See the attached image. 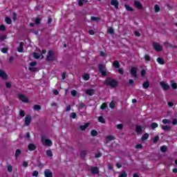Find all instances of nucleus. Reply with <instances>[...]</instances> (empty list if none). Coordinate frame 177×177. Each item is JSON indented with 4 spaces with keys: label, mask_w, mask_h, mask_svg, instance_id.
Returning <instances> with one entry per match:
<instances>
[{
    "label": "nucleus",
    "mask_w": 177,
    "mask_h": 177,
    "mask_svg": "<svg viewBox=\"0 0 177 177\" xmlns=\"http://www.w3.org/2000/svg\"><path fill=\"white\" fill-rule=\"evenodd\" d=\"M23 45H24L23 42L19 44V46L17 48L18 52H23Z\"/></svg>",
    "instance_id": "nucleus-20"
},
{
    "label": "nucleus",
    "mask_w": 177,
    "mask_h": 177,
    "mask_svg": "<svg viewBox=\"0 0 177 177\" xmlns=\"http://www.w3.org/2000/svg\"><path fill=\"white\" fill-rule=\"evenodd\" d=\"M77 117V113H72L71 115V118H76Z\"/></svg>",
    "instance_id": "nucleus-49"
},
{
    "label": "nucleus",
    "mask_w": 177,
    "mask_h": 177,
    "mask_svg": "<svg viewBox=\"0 0 177 177\" xmlns=\"http://www.w3.org/2000/svg\"><path fill=\"white\" fill-rule=\"evenodd\" d=\"M91 173L94 174H99V169L97 167H92Z\"/></svg>",
    "instance_id": "nucleus-17"
},
{
    "label": "nucleus",
    "mask_w": 177,
    "mask_h": 177,
    "mask_svg": "<svg viewBox=\"0 0 177 177\" xmlns=\"http://www.w3.org/2000/svg\"><path fill=\"white\" fill-rule=\"evenodd\" d=\"M99 70L102 75H106V68H104V65H100Z\"/></svg>",
    "instance_id": "nucleus-5"
},
{
    "label": "nucleus",
    "mask_w": 177,
    "mask_h": 177,
    "mask_svg": "<svg viewBox=\"0 0 177 177\" xmlns=\"http://www.w3.org/2000/svg\"><path fill=\"white\" fill-rule=\"evenodd\" d=\"M88 127H89V123H86L84 125L80 126V129L82 131H85Z\"/></svg>",
    "instance_id": "nucleus-18"
},
{
    "label": "nucleus",
    "mask_w": 177,
    "mask_h": 177,
    "mask_svg": "<svg viewBox=\"0 0 177 177\" xmlns=\"http://www.w3.org/2000/svg\"><path fill=\"white\" fill-rule=\"evenodd\" d=\"M13 168L12 167V165H8V172H12Z\"/></svg>",
    "instance_id": "nucleus-51"
},
{
    "label": "nucleus",
    "mask_w": 177,
    "mask_h": 177,
    "mask_svg": "<svg viewBox=\"0 0 177 177\" xmlns=\"http://www.w3.org/2000/svg\"><path fill=\"white\" fill-rule=\"evenodd\" d=\"M136 71H138V68L135 67H132L130 71L131 75H132V77H135V78L138 77V75L136 74Z\"/></svg>",
    "instance_id": "nucleus-4"
},
{
    "label": "nucleus",
    "mask_w": 177,
    "mask_h": 177,
    "mask_svg": "<svg viewBox=\"0 0 177 177\" xmlns=\"http://www.w3.org/2000/svg\"><path fill=\"white\" fill-rule=\"evenodd\" d=\"M25 124L26 125H30V124H31V116H26L25 118Z\"/></svg>",
    "instance_id": "nucleus-9"
},
{
    "label": "nucleus",
    "mask_w": 177,
    "mask_h": 177,
    "mask_svg": "<svg viewBox=\"0 0 177 177\" xmlns=\"http://www.w3.org/2000/svg\"><path fill=\"white\" fill-rule=\"evenodd\" d=\"M12 20L15 21L17 19V15L14 12L12 13Z\"/></svg>",
    "instance_id": "nucleus-52"
},
{
    "label": "nucleus",
    "mask_w": 177,
    "mask_h": 177,
    "mask_svg": "<svg viewBox=\"0 0 177 177\" xmlns=\"http://www.w3.org/2000/svg\"><path fill=\"white\" fill-rule=\"evenodd\" d=\"M172 124H173V125H176V124H177V119H174V120L172 121Z\"/></svg>",
    "instance_id": "nucleus-63"
},
{
    "label": "nucleus",
    "mask_w": 177,
    "mask_h": 177,
    "mask_svg": "<svg viewBox=\"0 0 177 177\" xmlns=\"http://www.w3.org/2000/svg\"><path fill=\"white\" fill-rule=\"evenodd\" d=\"M113 66L115 68H120V62H118V61H115L113 62Z\"/></svg>",
    "instance_id": "nucleus-26"
},
{
    "label": "nucleus",
    "mask_w": 177,
    "mask_h": 177,
    "mask_svg": "<svg viewBox=\"0 0 177 177\" xmlns=\"http://www.w3.org/2000/svg\"><path fill=\"white\" fill-rule=\"evenodd\" d=\"M154 10H155V12H158L160 10V6L156 4V5L154 6Z\"/></svg>",
    "instance_id": "nucleus-42"
},
{
    "label": "nucleus",
    "mask_w": 177,
    "mask_h": 177,
    "mask_svg": "<svg viewBox=\"0 0 177 177\" xmlns=\"http://www.w3.org/2000/svg\"><path fill=\"white\" fill-rule=\"evenodd\" d=\"M28 150H30V151H32L37 149V147H35V145L34 144H29L28 146Z\"/></svg>",
    "instance_id": "nucleus-14"
},
{
    "label": "nucleus",
    "mask_w": 177,
    "mask_h": 177,
    "mask_svg": "<svg viewBox=\"0 0 177 177\" xmlns=\"http://www.w3.org/2000/svg\"><path fill=\"white\" fill-rule=\"evenodd\" d=\"M107 32H109V34H114V29H113L111 27H109L107 29Z\"/></svg>",
    "instance_id": "nucleus-28"
},
{
    "label": "nucleus",
    "mask_w": 177,
    "mask_h": 177,
    "mask_svg": "<svg viewBox=\"0 0 177 177\" xmlns=\"http://www.w3.org/2000/svg\"><path fill=\"white\" fill-rule=\"evenodd\" d=\"M53 92L54 95H59V91L57 90H53Z\"/></svg>",
    "instance_id": "nucleus-61"
},
{
    "label": "nucleus",
    "mask_w": 177,
    "mask_h": 177,
    "mask_svg": "<svg viewBox=\"0 0 177 177\" xmlns=\"http://www.w3.org/2000/svg\"><path fill=\"white\" fill-rule=\"evenodd\" d=\"M21 153V152L19 151V149H17L16 150V152H15V157H16V158H17V157H19V156H20Z\"/></svg>",
    "instance_id": "nucleus-39"
},
{
    "label": "nucleus",
    "mask_w": 177,
    "mask_h": 177,
    "mask_svg": "<svg viewBox=\"0 0 177 177\" xmlns=\"http://www.w3.org/2000/svg\"><path fill=\"white\" fill-rule=\"evenodd\" d=\"M158 127V124L153 122L151 124V128L152 129H156V128H157Z\"/></svg>",
    "instance_id": "nucleus-29"
},
{
    "label": "nucleus",
    "mask_w": 177,
    "mask_h": 177,
    "mask_svg": "<svg viewBox=\"0 0 177 177\" xmlns=\"http://www.w3.org/2000/svg\"><path fill=\"white\" fill-rule=\"evenodd\" d=\"M98 121L99 122H102V124H104V118H103V117H99L98 118Z\"/></svg>",
    "instance_id": "nucleus-41"
},
{
    "label": "nucleus",
    "mask_w": 177,
    "mask_h": 177,
    "mask_svg": "<svg viewBox=\"0 0 177 177\" xmlns=\"http://www.w3.org/2000/svg\"><path fill=\"white\" fill-rule=\"evenodd\" d=\"M162 129H163V131H169L171 127L169 126H162Z\"/></svg>",
    "instance_id": "nucleus-33"
},
{
    "label": "nucleus",
    "mask_w": 177,
    "mask_h": 177,
    "mask_svg": "<svg viewBox=\"0 0 177 177\" xmlns=\"http://www.w3.org/2000/svg\"><path fill=\"white\" fill-rule=\"evenodd\" d=\"M145 60H147V62H149V60H150V57L148 55H146L145 56Z\"/></svg>",
    "instance_id": "nucleus-60"
},
{
    "label": "nucleus",
    "mask_w": 177,
    "mask_h": 177,
    "mask_svg": "<svg viewBox=\"0 0 177 177\" xmlns=\"http://www.w3.org/2000/svg\"><path fill=\"white\" fill-rule=\"evenodd\" d=\"M124 7L127 9V10H128L129 12H132V10H133V9H132V7L128 5H124Z\"/></svg>",
    "instance_id": "nucleus-32"
},
{
    "label": "nucleus",
    "mask_w": 177,
    "mask_h": 177,
    "mask_svg": "<svg viewBox=\"0 0 177 177\" xmlns=\"http://www.w3.org/2000/svg\"><path fill=\"white\" fill-rule=\"evenodd\" d=\"M91 133L92 136H96V135H97V131H96V130H92Z\"/></svg>",
    "instance_id": "nucleus-43"
},
{
    "label": "nucleus",
    "mask_w": 177,
    "mask_h": 177,
    "mask_svg": "<svg viewBox=\"0 0 177 177\" xmlns=\"http://www.w3.org/2000/svg\"><path fill=\"white\" fill-rule=\"evenodd\" d=\"M110 140H114V136H108L106 137V141L110 142Z\"/></svg>",
    "instance_id": "nucleus-31"
},
{
    "label": "nucleus",
    "mask_w": 177,
    "mask_h": 177,
    "mask_svg": "<svg viewBox=\"0 0 177 177\" xmlns=\"http://www.w3.org/2000/svg\"><path fill=\"white\" fill-rule=\"evenodd\" d=\"M157 62L158 63H159V64H165V62H164V59L162 58H158L157 59Z\"/></svg>",
    "instance_id": "nucleus-24"
},
{
    "label": "nucleus",
    "mask_w": 177,
    "mask_h": 177,
    "mask_svg": "<svg viewBox=\"0 0 177 177\" xmlns=\"http://www.w3.org/2000/svg\"><path fill=\"white\" fill-rule=\"evenodd\" d=\"M19 115H20L21 117H24V115H25L24 111L20 110V111H19Z\"/></svg>",
    "instance_id": "nucleus-47"
},
{
    "label": "nucleus",
    "mask_w": 177,
    "mask_h": 177,
    "mask_svg": "<svg viewBox=\"0 0 177 177\" xmlns=\"http://www.w3.org/2000/svg\"><path fill=\"white\" fill-rule=\"evenodd\" d=\"M2 53H8V48H3L1 49Z\"/></svg>",
    "instance_id": "nucleus-58"
},
{
    "label": "nucleus",
    "mask_w": 177,
    "mask_h": 177,
    "mask_svg": "<svg viewBox=\"0 0 177 177\" xmlns=\"http://www.w3.org/2000/svg\"><path fill=\"white\" fill-rule=\"evenodd\" d=\"M105 84L106 85H109V86H111V88H115V86H117V85H118V82H117V81L108 77L106 80H105Z\"/></svg>",
    "instance_id": "nucleus-1"
},
{
    "label": "nucleus",
    "mask_w": 177,
    "mask_h": 177,
    "mask_svg": "<svg viewBox=\"0 0 177 177\" xmlns=\"http://www.w3.org/2000/svg\"><path fill=\"white\" fill-rule=\"evenodd\" d=\"M119 177H128V174L125 171H122Z\"/></svg>",
    "instance_id": "nucleus-36"
},
{
    "label": "nucleus",
    "mask_w": 177,
    "mask_h": 177,
    "mask_svg": "<svg viewBox=\"0 0 177 177\" xmlns=\"http://www.w3.org/2000/svg\"><path fill=\"white\" fill-rule=\"evenodd\" d=\"M33 57H35V59H44V56L41 55L39 53H35L33 54Z\"/></svg>",
    "instance_id": "nucleus-16"
},
{
    "label": "nucleus",
    "mask_w": 177,
    "mask_h": 177,
    "mask_svg": "<svg viewBox=\"0 0 177 177\" xmlns=\"http://www.w3.org/2000/svg\"><path fill=\"white\" fill-rule=\"evenodd\" d=\"M106 107H107V104L103 103L101 106V110H104V109H106Z\"/></svg>",
    "instance_id": "nucleus-44"
},
{
    "label": "nucleus",
    "mask_w": 177,
    "mask_h": 177,
    "mask_svg": "<svg viewBox=\"0 0 177 177\" xmlns=\"http://www.w3.org/2000/svg\"><path fill=\"white\" fill-rule=\"evenodd\" d=\"M149 139V133H145L142 137V140H147Z\"/></svg>",
    "instance_id": "nucleus-27"
},
{
    "label": "nucleus",
    "mask_w": 177,
    "mask_h": 177,
    "mask_svg": "<svg viewBox=\"0 0 177 177\" xmlns=\"http://www.w3.org/2000/svg\"><path fill=\"white\" fill-rule=\"evenodd\" d=\"M146 75V71L145 69H142L141 71V77H145Z\"/></svg>",
    "instance_id": "nucleus-48"
},
{
    "label": "nucleus",
    "mask_w": 177,
    "mask_h": 177,
    "mask_svg": "<svg viewBox=\"0 0 177 177\" xmlns=\"http://www.w3.org/2000/svg\"><path fill=\"white\" fill-rule=\"evenodd\" d=\"M44 176L45 177H53V174H52V171L49 169H46L44 171Z\"/></svg>",
    "instance_id": "nucleus-7"
},
{
    "label": "nucleus",
    "mask_w": 177,
    "mask_h": 177,
    "mask_svg": "<svg viewBox=\"0 0 177 177\" xmlns=\"http://www.w3.org/2000/svg\"><path fill=\"white\" fill-rule=\"evenodd\" d=\"M30 71H37V68L29 67Z\"/></svg>",
    "instance_id": "nucleus-54"
},
{
    "label": "nucleus",
    "mask_w": 177,
    "mask_h": 177,
    "mask_svg": "<svg viewBox=\"0 0 177 177\" xmlns=\"http://www.w3.org/2000/svg\"><path fill=\"white\" fill-rule=\"evenodd\" d=\"M91 20L93 21H97V20H99V18H97L96 17H91Z\"/></svg>",
    "instance_id": "nucleus-53"
},
{
    "label": "nucleus",
    "mask_w": 177,
    "mask_h": 177,
    "mask_svg": "<svg viewBox=\"0 0 177 177\" xmlns=\"http://www.w3.org/2000/svg\"><path fill=\"white\" fill-rule=\"evenodd\" d=\"M35 23L36 24H39V23H41V19L39 18H37L35 20Z\"/></svg>",
    "instance_id": "nucleus-50"
},
{
    "label": "nucleus",
    "mask_w": 177,
    "mask_h": 177,
    "mask_svg": "<svg viewBox=\"0 0 177 177\" xmlns=\"http://www.w3.org/2000/svg\"><path fill=\"white\" fill-rule=\"evenodd\" d=\"M159 139L160 137H158V136H155V138L153 139V142L156 143V142H158Z\"/></svg>",
    "instance_id": "nucleus-40"
},
{
    "label": "nucleus",
    "mask_w": 177,
    "mask_h": 177,
    "mask_svg": "<svg viewBox=\"0 0 177 177\" xmlns=\"http://www.w3.org/2000/svg\"><path fill=\"white\" fill-rule=\"evenodd\" d=\"M134 5L136 8H138V9H142L143 8V6H142V3H140V2L138 1H134Z\"/></svg>",
    "instance_id": "nucleus-10"
},
{
    "label": "nucleus",
    "mask_w": 177,
    "mask_h": 177,
    "mask_svg": "<svg viewBox=\"0 0 177 177\" xmlns=\"http://www.w3.org/2000/svg\"><path fill=\"white\" fill-rule=\"evenodd\" d=\"M142 86L145 89H147L150 86V84H149V82H145L142 84Z\"/></svg>",
    "instance_id": "nucleus-22"
},
{
    "label": "nucleus",
    "mask_w": 177,
    "mask_h": 177,
    "mask_svg": "<svg viewBox=\"0 0 177 177\" xmlns=\"http://www.w3.org/2000/svg\"><path fill=\"white\" fill-rule=\"evenodd\" d=\"M115 106V102L114 101H111V103L109 104V107L111 109H113Z\"/></svg>",
    "instance_id": "nucleus-35"
},
{
    "label": "nucleus",
    "mask_w": 177,
    "mask_h": 177,
    "mask_svg": "<svg viewBox=\"0 0 177 177\" xmlns=\"http://www.w3.org/2000/svg\"><path fill=\"white\" fill-rule=\"evenodd\" d=\"M160 151H162L163 153H165V151H167V146H162L160 147Z\"/></svg>",
    "instance_id": "nucleus-38"
},
{
    "label": "nucleus",
    "mask_w": 177,
    "mask_h": 177,
    "mask_svg": "<svg viewBox=\"0 0 177 177\" xmlns=\"http://www.w3.org/2000/svg\"><path fill=\"white\" fill-rule=\"evenodd\" d=\"M0 77L3 78V80H6V78H8V75H6L5 71L0 70Z\"/></svg>",
    "instance_id": "nucleus-11"
},
{
    "label": "nucleus",
    "mask_w": 177,
    "mask_h": 177,
    "mask_svg": "<svg viewBox=\"0 0 177 177\" xmlns=\"http://www.w3.org/2000/svg\"><path fill=\"white\" fill-rule=\"evenodd\" d=\"M171 86L173 88V89H177V84L174 81H171Z\"/></svg>",
    "instance_id": "nucleus-23"
},
{
    "label": "nucleus",
    "mask_w": 177,
    "mask_h": 177,
    "mask_svg": "<svg viewBox=\"0 0 177 177\" xmlns=\"http://www.w3.org/2000/svg\"><path fill=\"white\" fill-rule=\"evenodd\" d=\"M116 128H118V129H122V128H124V125L122 124H118Z\"/></svg>",
    "instance_id": "nucleus-45"
},
{
    "label": "nucleus",
    "mask_w": 177,
    "mask_h": 177,
    "mask_svg": "<svg viewBox=\"0 0 177 177\" xmlns=\"http://www.w3.org/2000/svg\"><path fill=\"white\" fill-rule=\"evenodd\" d=\"M47 60H53V52L48 51V55H47Z\"/></svg>",
    "instance_id": "nucleus-12"
},
{
    "label": "nucleus",
    "mask_w": 177,
    "mask_h": 177,
    "mask_svg": "<svg viewBox=\"0 0 177 177\" xmlns=\"http://www.w3.org/2000/svg\"><path fill=\"white\" fill-rule=\"evenodd\" d=\"M10 86H11L10 83H9V82L6 83V88H10Z\"/></svg>",
    "instance_id": "nucleus-64"
},
{
    "label": "nucleus",
    "mask_w": 177,
    "mask_h": 177,
    "mask_svg": "<svg viewBox=\"0 0 177 177\" xmlns=\"http://www.w3.org/2000/svg\"><path fill=\"white\" fill-rule=\"evenodd\" d=\"M153 48L157 52H160V50H162V46L160 45V44H158V43H154L153 44Z\"/></svg>",
    "instance_id": "nucleus-3"
},
{
    "label": "nucleus",
    "mask_w": 177,
    "mask_h": 177,
    "mask_svg": "<svg viewBox=\"0 0 177 177\" xmlns=\"http://www.w3.org/2000/svg\"><path fill=\"white\" fill-rule=\"evenodd\" d=\"M88 2V0H78V5L79 6H82L84 3H86Z\"/></svg>",
    "instance_id": "nucleus-19"
},
{
    "label": "nucleus",
    "mask_w": 177,
    "mask_h": 177,
    "mask_svg": "<svg viewBox=\"0 0 177 177\" xmlns=\"http://www.w3.org/2000/svg\"><path fill=\"white\" fill-rule=\"evenodd\" d=\"M5 26L3 25L0 26V31H5Z\"/></svg>",
    "instance_id": "nucleus-56"
},
{
    "label": "nucleus",
    "mask_w": 177,
    "mask_h": 177,
    "mask_svg": "<svg viewBox=\"0 0 177 177\" xmlns=\"http://www.w3.org/2000/svg\"><path fill=\"white\" fill-rule=\"evenodd\" d=\"M136 131L137 132V133L139 135L142 133V127L140 126H137L136 127Z\"/></svg>",
    "instance_id": "nucleus-21"
},
{
    "label": "nucleus",
    "mask_w": 177,
    "mask_h": 177,
    "mask_svg": "<svg viewBox=\"0 0 177 177\" xmlns=\"http://www.w3.org/2000/svg\"><path fill=\"white\" fill-rule=\"evenodd\" d=\"M34 110H41V106L39 105H35Z\"/></svg>",
    "instance_id": "nucleus-46"
},
{
    "label": "nucleus",
    "mask_w": 177,
    "mask_h": 177,
    "mask_svg": "<svg viewBox=\"0 0 177 177\" xmlns=\"http://www.w3.org/2000/svg\"><path fill=\"white\" fill-rule=\"evenodd\" d=\"M71 95L72 96H75V95H77V91L75 90H73L71 91Z\"/></svg>",
    "instance_id": "nucleus-55"
},
{
    "label": "nucleus",
    "mask_w": 177,
    "mask_h": 177,
    "mask_svg": "<svg viewBox=\"0 0 177 177\" xmlns=\"http://www.w3.org/2000/svg\"><path fill=\"white\" fill-rule=\"evenodd\" d=\"M32 176L37 177L38 176V171H33Z\"/></svg>",
    "instance_id": "nucleus-57"
},
{
    "label": "nucleus",
    "mask_w": 177,
    "mask_h": 177,
    "mask_svg": "<svg viewBox=\"0 0 177 177\" xmlns=\"http://www.w3.org/2000/svg\"><path fill=\"white\" fill-rule=\"evenodd\" d=\"M160 84L165 91L169 89V85L167 84L165 82H160Z\"/></svg>",
    "instance_id": "nucleus-8"
},
{
    "label": "nucleus",
    "mask_w": 177,
    "mask_h": 177,
    "mask_svg": "<svg viewBox=\"0 0 177 177\" xmlns=\"http://www.w3.org/2000/svg\"><path fill=\"white\" fill-rule=\"evenodd\" d=\"M171 120H168V119H164L163 120H162V123L163 124H171Z\"/></svg>",
    "instance_id": "nucleus-37"
},
{
    "label": "nucleus",
    "mask_w": 177,
    "mask_h": 177,
    "mask_svg": "<svg viewBox=\"0 0 177 177\" xmlns=\"http://www.w3.org/2000/svg\"><path fill=\"white\" fill-rule=\"evenodd\" d=\"M83 80H84L85 81H88V80H89L90 77H89V74L86 73L83 75L82 77Z\"/></svg>",
    "instance_id": "nucleus-25"
},
{
    "label": "nucleus",
    "mask_w": 177,
    "mask_h": 177,
    "mask_svg": "<svg viewBox=\"0 0 177 177\" xmlns=\"http://www.w3.org/2000/svg\"><path fill=\"white\" fill-rule=\"evenodd\" d=\"M172 106H174V102H168V106H169V107H172Z\"/></svg>",
    "instance_id": "nucleus-62"
},
{
    "label": "nucleus",
    "mask_w": 177,
    "mask_h": 177,
    "mask_svg": "<svg viewBox=\"0 0 177 177\" xmlns=\"http://www.w3.org/2000/svg\"><path fill=\"white\" fill-rule=\"evenodd\" d=\"M86 93L89 96H92L95 94V90L94 89H88L86 91Z\"/></svg>",
    "instance_id": "nucleus-15"
},
{
    "label": "nucleus",
    "mask_w": 177,
    "mask_h": 177,
    "mask_svg": "<svg viewBox=\"0 0 177 177\" xmlns=\"http://www.w3.org/2000/svg\"><path fill=\"white\" fill-rule=\"evenodd\" d=\"M41 143L42 145H45L46 146H52L53 142L52 140H49V139H46V138H41Z\"/></svg>",
    "instance_id": "nucleus-2"
},
{
    "label": "nucleus",
    "mask_w": 177,
    "mask_h": 177,
    "mask_svg": "<svg viewBox=\"0 0 177 177\" xmlns=\"http://www.w3.org/2000/svg\"><path fill=\"white\" fill-rule=\"evenodd\" d=\"M6 22L7 23V24H11L12 19L9 18V17H6Z\"/></svg>",
    "instance_id": "nucleus-30"
},
{
    "label": "nucleus",
    "mask_w": 177,
    "mask_h": 177,
    "mask_svg": "<svg viewBox=\"0 0 177 177\" xmlns=\"http://www.w3.org/2000/svg\"><path fill=\"white\" fill-rule=\"evenodd\" d=\"M19 99L20 100H21V102H24V103H28V98H27L26 95L20 94Z\"/></svg>",
    "instance_id": "nucleus-6"
},
{
    "label": "nucleus",
    "mask_w": 177,
    "mask_h": 177,
    "mask_svg": "<svg viewBox=\"0 0 177 177\" xmlns=\"http://www.w3.org/2000/svg\"><path fill=\"white\" fill-rule=\"evenodd\" d=\"M142 145L141 144H138L136 146V149H142Z\"/></svg>",
    "instance_id": "nucleus-59"
},
{
    "label": "nucleus",
    "mask_w": 177,
    "mask_h": 177,
    "mask_svg": "<svg viewBox=\"0 0 177 177\" xmlns=\"http://www.w3.org/2000/svg\"><path fill=\"white\" fill-rule=\"evenodd\" d=\"M111 4L115 6L116 9H118V1L117 0H111Z\"/></svg>",
    "instance_id": "nucleus-13"
},
{
    "label": "nucleus",
    "mask_w": 177,
    "mask_h": 177,
    "mask_svg": "<svg viewBox=\"0 0 177 177\" xmlns=\"http://www.w3.org/2000/svg\"><path fill=\"white\" fill-rule=\"evenodd\" d=\"M46 154L48 157H52L53 156V153H52V151H50V150H47Z\"/></svg>",
    "instance_id": "nucleus-34"
}]
</instances>
